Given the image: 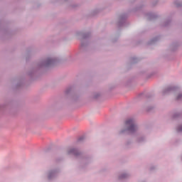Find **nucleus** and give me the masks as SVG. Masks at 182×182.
Returning <instances> with one entry per match:
<instances>
[{"mask_svg": "<svg viewBox=\"0 0 182 182\" xmlns=\"http://www.w3.org/2000/svg\"><path fill=\"white\" fill-rule=\"evenodd\" d=\"M52 62V60H48V63H50Z\"/></svg>", "mask_w": 182, "mask_h": 182, "instance_id": "obj_5", "label": "nucleus"}, {"mask_svg": "<svg viewBox=\"0 0 182 182\" xmlns=\"http://www.w3.org/2000/svg\"><path fill=\"white\" fill-rule=\"evenodd\" d=\"M182 98V95L181 94H179L178 95V97H177V100H180V99H181Z\"/></svg>", "mask_w": 182, "mask_h": 182, "instance_id": "obj_3", "label": "nucleus"}, {"mask_svg": "<svg viewBox=\"0 0 182 182\" xmlns=\"http://www.w3.org/2000/svg\"><path fill=\"white\" fill-rule=\"evenodd\" d=\"M178 132H182V126L178 127Z\"/></svg>", "mask_w": 182, "mask_h": 182, "instance_id": "obj_4", "label": "nucleus"}, {"mask_svg": "<svg viewBox=\"0 0 182 182\" xmlns=\"http://www.w3.org/2000/svg\"><path fill=\"white\" fill-rule=\"evenodd\" d=\"M125 126L129 133H134L137 130V127L134 124L133 119H128L125 122Z\"/></svg>", "mask_w": 182, "mask_h": 182, "instance_id": "obj_1", "label": "nucleus"}, {"mask_svg": "<svg viewBox=\"0 0 182 182\" xmlns=\"http://www.w3.org/2000/svg\"><path fill=\"white\" fill-rule=\"evenodd\" d=\"M68 154H74V156H77V150L71 149L68 151Z\"/></svg>", "mask_w": 182, "mask_h": 182, "instance_id": "obj_2", "label": "nucleus"}]
</instances>
